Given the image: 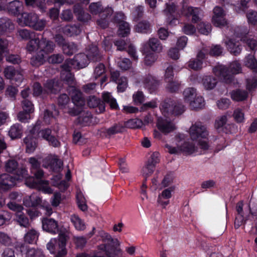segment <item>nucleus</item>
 <instances>
[{"label": "nucleus", "instance_id": "f257e3e1", "mask_svg": "<svg viewBox=\"0 0 257 257\" xmlns=\"http://www.w3.org/2000/svg\"><path fill=\"white\" fill-rule=\"evenodd\" d=\"M103 239L104 243L97 247V250L91 256L86 253L77 254L75 257H118L121 254L119 244L116 239L112 238L110 235L104 233Z\"/></svg>", "mask_w": 257, "mask_h": 257}, {"label": "nucleus", "instance_id": "f03ea898", "mask_svg": "<svg viewBox=\"0 0 257 257\" xmlns=\"http://www.w3.org/2000/svg\"><path fill=\"white\" fill-rule=\"evenodd\" d=\"M241 64L237 62L231 63L228 67L224 65H218L214 67L213 72L226 84H231L234 79V75L241 72Z\"/></svg>", "mask_w": 257, "mask_h": 257}, {"label": "nucleus", "instance_id": "7ed1b4c3", "mask_svg": "<svg viewBox=\"0 0 257 257\" xmlns=\"http://www.w3.org/2000/svg\"><path fill=\"white\" fill-rule=\"evenodd\" d=\"M69 239L67 232H60L58 238H52L47 244V248L55 257H64L67 254L66 242Z\"/></svg>", "mask_w": 257, "mask_h": 257}, {"label": "nucleus", "instance_id": "20e7f679", "mask_svg": "<svg viewBox=\"0 0 257 257\" xmlns=\"http://www.w3.org/2000/svg\"><path fill=\"white\" fill-rule=\"evenodd\" d=\"M62 84L57 79L48 80L44 85V88L38 82L34 83L33 86V94L35 96L47 95L49 94H57L61 90Z\"/></svg>", "mask_w": 257, "mask_h": 257}, {"label": "nucleus", "instance_id": "39448f33", "mask_svg": "<svg viewBox=\"0 0 257 257\" xmlns=\"http://www.w3.org/2000/svg\"><path fill=\"white\" fill-rule=\"evenodd\" d=\"M160 109L168 115H180L185 111V106L172 98H167L160 104Z\"/></svg>", "mask_w": 257, "mask_h": 257}, {"label": "nucleus", "instance_id": "423d86ee", "mask_svg": "<svg viewBox=\"0 0 257 257\" xmlns=\"http://www.w3.org/2000/svg\"><path fill=\"white\" fill-rule=\"evenodd\" d=\"M19 20L23 22L26 26L32 27L37 31L43 30L46 25V21L40 20L38 15L35 13H23Z\"/></svg>", "mask_w": 257, "mask_h": 257}, {"label": "nucleus", "instance_id": "0eeeda50", "mask_svg": "<svg viewBox=\"0 0 257 257\" xmlns=\"http://www.w3.org/2000/svg\"><path fill=\"white\" fill-rule=\"evenodd\" d=\"M15 248L22 254L25 253V257H45L43 252L41 249L30 247L25 243H18Z\"/></svg>", "mask_w": 257, "mask_h": 257}, {"label": "nucleus", "instance_id": "6e6552de", "mask_svg": "<svg viewBox=\"0 0 257 257\" xmlns=\"http://www.w3.org/2000/svg\"><path fill=\"white\" fill-rule=\"evenodd\" d=\"M43 229L52 234H59L60 232H67L59 227L58 222L50 218H44L42 221ZM65 230H66L65 229Z\"/></svg>", "mask_w": 257, "mask_h": 257}, {"label": "nucleus", "instance_id": "1a4fd4ad", "mask_svg": "<svg viewBox=\"0 0 257 257\" xmlns=\"http://www.w3.org/2000/svg\"><path fill=\"white\" fill-rule=\"evenodd\" d=\"M190 135L191 139L193 141L199 138H206L208 133L206 127L202 125L201 122H198L193 125L190 128Z\"/></svg>", "mask_w": 257, "mask_h": 257}, {"label": "nucleus", "instance_id": "9d476101", "mask_svg": "<svg viewBox=\"0 0 257 257\" xmlns=\"http://www.w3.org/2000/svg\"><path fill=\"white\" fill-rule=\"evenodd\" d=\"M202 11L200 8L189 6L183 8V15L186 18L192 17L191 22L192 23L196 24L201 21V16Z\"/></svg>", "mask_w": 257, "mask_h": 257}, {"label": "nucleus", "instance_id": "9b49d317", "mask_svg": "<svg viewBox=\"0 0 257 257\" xmlns=\"http://www.w3.org/2000/svg\"><path fill=\"white\" fill-rule=\"evenodd\" d=\"M16 178L10 174L4 173L0 175V190L6 191L16 185Z\"/></svg>", "mask_w": 257, "mask_h": 257}, {"label": "nucleus", "instance_id": "f8f14e48", "mask_svg": "<svg viewBox=\"0 0 257 257\" xmlns=\"http://www.w3.org/2000/svg\"><path fill=\"white\" fill-rule=\"evenodd\" d=\"M159 155V154L157 152L153 153L147 161L145 167L143 168L142 172L145 174L146 177H149L154 172L156 165L160 161Z\"/></svg>", "mask_w": 257, "mask_h": 257}, {"label": "nucleus", "instance_id": "ddd939ff", "mask_svg": "<svg viewBox=\"0 0 257 257\" xmlns=\"http://www.w3.org/2000/svg\"><path fill=\"white\" fill-rule=\"evenodd\" d=\"M32 182L28 180L26 181V184L31 188L38 187L40 190L45 194H52V189L49 186V182L48 180H40L39 182L35 181L34 178H32Z\"/></svg>", "mask_w": 257, "mask_h": 257}, {"label": "nucleus", "instance_id": "4468645a", "mask_svg": "<svg viewBox=\"0 0 257 257\" xmlns=\"http://www.w3.org/2000/svg\"><path fill=\"white\" fill-rule=\"evenodd\" d=\"M123 19L124 15L122 13L117 14L115 16L114 19L116 22L119 23L118 29V35L122 37H127L130 33L131 28L128 23L124 21H119L118 18Z\"/></svg>", "mask_w": 257, "mask_h": 257}, {"label": "nucleus", "instance_id": "2eb2a0df", "mask_svg": "<svg viewBox=\"0 0 257 257\" xmlns=\"http://www.w3.org/2000/svg\"><path fill=\"white\" fill-rule=\"evenodd\" d=\"M87 105L90 108L95 109L96 113H103L105 109V105L103 101L95 96H91L87 100Z\"/></svg>", "mask_w": 257, "mask_h": 257}, {"label": "nucleus", "instance_id": "dca6fc26", "mask_svg": "<svg viewBox=\"0 0 257 257\" xmlns=\"http://www.w3.org/2000/svg\"><path fill=\"white\" fill-rule=\"evenodd\" d=\"M6 10L11 15L14 16L21 15L23 11V4L19 1L14 0L6 5Z\"/></svg>", "mask_w": 257, "mask_h": 257}, {"label": "nucleus", "instance_id": "f3484780", "mask_svg": "<svg viewBox=\"0 0 257 257\" xmlns=\"http://www.w3.org/2000/svg\"><path fill=\"white\" fill-rule=\"evenodd\" d=\"M4 73L7 79L15 80L18 83L21 82L23 79V76L21 72L12 66L6 67Z\"/></svg>", "mask_w": 257, "mask_h": 257}, {"label": "nucleus", "instance_id": "a211bd4d", "mask_svg": "<svg viewBox=\"0 0 257 257\" xmlns=\"http://www.w3.org/2000/svg\"><path fill=\"white\" fill-rule=\"evenodd\" d=\"M89 61L90 59L87 54L80 53L75 55L69 62L71 65H76L78 68H83L88 64Z\"/></svg>", "mask_w": 257, "mask_h": 257}, {"label": "nucleus", "instance_id": "6ab92c4d", "mask_svg": "<svg viewBox=\"0 0 257 257\" xmlns=\"http://www.w3.org/2000/svg\"><path fill=\"white\" fill-rule=\"evenodd\" d=\"M247 34L246 31L239 34L237 33V30L235 31V35L237 37L240 38V40L244 42L250 50L256 51L257 50V41L254 39L248 38Z\"/></svg>", "mask_w": 257, "mask_h": 257}, {"label": "nucleus", "instance_id": "aec40b11", "mask_svg": "<svg viewBox=\"0 0 257 257\" xmlns=\"http://www.w3.org/2000/svg\"><path fill=\"white\" fill-rule=\"evenodd\" d=\"M40 45L39 52H42V54L47 57V55L52 53L55 44L51 41H47L46 38L41 40Z\"/></svg>", "mask_w": 257, "mask_h": 257}, {"label": "nucleus", "instance_id": "412c9836", "mask_svg": "<svg viewBox=\"0 0 257 257\" xmlns=\"http://www.w3.org/2000/svg\"><path fill=\"white\" fill-rule=\"evenodd\" d=\"M41 198L36 194H32L29 196L24 198L23 200L24 205L28 207L35 208L38 206H41Z\"/></svg>", "mask_w": 257, "mask_h": 257}, {"label": "nucleus", "instance_id": "4be33fe9", "mask_svg": "<svg viewBox=\"0 0 257 257\" xmlns=\"http://www.w3.org/2000/svg\"><path fill=\"white\" fill-rule=\"evenodd\" d=\"M71 99L74 105L76 107H83L85 104V99L82 93L75 87L71 96Z\"/></svg>", "mask_w": 257, "mask_h": 257}, {"label": "nucleus", "instance_id": "5701e85b", "mask_svg": "<svg viewBox=\"0 0 257 257\" xmlns=\"http://www.w3.org/2000/svg\"><path fill=\"white\" fill-rule=\"evenodd\" d=\"M173 190L172 187L165 189L159 195L157 201L163 208H165L169 204V199L172 197V192Z\"/></svg>", "mask_w": 257, "mask_h": 257}, {"label": "nucleus", "instance_id": "b1692460", "mask_svg": "<svg viewBox=\"0 0 257 257\" xmlns=\"http://www.w3.org/2000/svg\"><path fill=\"white\" fill-rule=\"evenodd\" d=\"M226 46L230 53L235 56L239 55L242 50V46L239 41H236L233 39L226 42Z\"/></svg>", "mask_w": 257, "mask_h": 257}, {"label": "nucleus", "instance_id": "393cba45", "mask_svg": "<svg viewBox=\"0 0 257 257\" xmlns=\"http://www.w3.org/2000/svg\"><path fill=\"white\" fill-rule=\"evenodd\" d=\"M135 29L137 32L146 34L151 33L152 31V25L147 20H142L138 22Z\"/></svg>", "mask_w": 257, "mask_h": 257}, {"label": "nucleus", "instance_id": "a878e982", "mask_svg": "<svg viewBox=\"0 0 257 257\" xmlns=\"http://www.w3.org/2000/svg\"><path fill=\"white\" fill-rule=\"evenodd\" d=\"M160 84L159 80L154 77L150 76L145 79V85L150 93H155Z\"/></svg>", "mask_w": 257, "mask_h": 257}, {"label": "nucleus", "instance_id": "bb28decb", "mask_svg": "<svg viewBox=\"0 0 257 257\" xmlns=\"http://www.w3.org/2000/svg\"><path fill=\"white\" fill-rule=\"evenodd\" d=\"M124 129V126L120 123H115L111 127L106 128L103 132L105 137L109 138L112 136L121 133Z\"/></svg>", "mask_w": 257, "mask_h": 257}, {"label": "nucleus", "instance_id": "cd10ccee", "mask_svg": "<svg viewBox=\"0 0 257 257\" xmlns=\"http://www.w3.org/2000/svg\"><path fill=\"white\" fill-rule=\"evenodd\" d=\"M157 127L159 131L164 134L173 132L175 129V125L170 121H159L157 123Z\"/></svg>", "mask_w": 257, "mask_h": 257}, {"label": "nucleus", "instance_id": "c85d7f7f", "mask_svg": "<svg viewBox=\"0 0 257 257\" xmlns=\"http://www.w3.org/2000/svg\"><path fill=\"white\" fill-rule=\"evenodd\" d=\"M81 32L80 25L78 24L67 25L63 28L64 34L69 37L78 35Z\"/></svg>", "mask_w": 257, "mask_h": 257}, {"label": "nucleus", "instance_id": "c756f323", "mask_svg": "<svg viewBox=\"0 0 257 257\" xmlns=\"http://www.w3.org/2000/svg\"><path fill=\"white\" fill-rule=\"evenodd\" d=\"M227 117L225 115H222L218 119L215 120V127L218 131H222L226 134L229 133L230 132L228 130L227 127L230 128L229 124H226Z\"/></svg>", "mask_w": 257, "mask_h": 257}, {"label": "nucleus", "instance_id": "7c9ffc66", "mask_svg": "<svg viewBox=\"0 0 257 257\" xmlns=\"http://www.w3.org/2000/svg\"><path fill=\"white\" fill-rule=\"evenodd\" d=\"M22 134L23 126L21 124L18 123L14 124L11 126L9 131V135L12 140L21 138Z\"/></svg>", "mask_w": 257, "mask_h": 257}, {"label": "nucleus", "instance_id": "2f4dec72", "mask_svg": "<svg viewBox=\"0 0 257 257\" xmlns=\"http://www.w3.org/2000/svg\"><path fill=\"white\" fill-rule=\"evenodd\" d=\"M87 54L90 61H99L101 60V55L98 47L96 45L89 46Z\"/></svg>", "mask_w": 257, "mask_h": 257}, {"label": "nucleus", "instance_id": "473e14b6", "mask_svg": "<svg viewBox=\"0 0 257 257\" xmlns=\"http://www.w3.org/2000/svg\"><path fill=\"white\" fill-rule=\"evenodd\" d=\"M74 12L77 17L79 21L82 22H86L91 18V16L87 12H85L83 9L79 6H75Z\"/></svg>", "mask_w": 257, "mask_h": 257}, {"label": "nucleus", "instance_id": "72a5a7b5", "mask_svg": "<svg viewBox=\"0 0 257 257\" xmlns=\"http://www.w3.org/2000/svg\"><path fill=\"white\" fill-rule=\"evenodd\" d=\"M230 96L231 99L234 101H242L246 99L248 97V93L244 90L236 89L230 92Z\"/></svg>", "mask_w": 257, "mask_h": 257}, {"label": "nucleus", "instance_id": "f704fd0d", "mask_svg": "<svg viewBox=\"0 0 257 257\" xmlns=\"http://www.w3.org/2000/svg\"><path fill=\"white\" fill-rule=\"evenodd\" d=\"M92 116L88 111L82 113L77 118V123L82 126H87L91 123Z\"/></svg>", "mask_w": 257, "mask_h": 257}, {"label": "nucleus", "instance_id": "c9c22d12", "mask_svg": "<svg viewBox=\"0 0 257 257\" xmlns=\"http://www.w3.org/2000/svg\"><path fill=\"white\" fill-rule=\"evenodd\" d=\"M217 83L216 78L213 76H205L202 79L203 85L206 90L213 89L216 86Z\"/></svg>", "mask_w": 257, "mask_h": 257}, {"label": "nucleus", "instance_id": "e433bc0d", "mask_svg": "<svg viewBox=\"0 0 257 257\" xmlns=\"http://www.w3.org/2000/svg\"><path fill=\"white\" fill-rule=\"evenodd\" d=\"M37 139L32 136H28L24 139V142L26 145V152L27 153H32L35 150L37 145L36 142Z\"/></svg>", "mask_w": 257, "mask_h": 257}, {"label": "nucleus", "instance_id": "4c0bfd02", "mask_svg": "<svg viewBox=\"0 0 257 257\" xmlns=\"http://www.w3.org/2000/svg\"><path fill=\"white\" fill-rule=\"evenodd\" d=\"M244 63L252 72L257 73V60L254 55L248 54L245 57Z\"/></svg>", "mask_w": 257, "mask_h": 257}, {"label": "nucleus", "instance_id": "58836bf2", "mask_svg": "<svg viewBox=\"0 0 257 257\" xmlns=\"http://www.w3.org/2000/svg\"><path fill=\"white\" fill-rule=\"evenodd\" d=\"M14 26L11 20L7 18L0 19V33L3 34L8 30H12Z\"/></svg>", "mask_w": 257, "mask_h": 257}, {"label": "nucleus", "instance_id": "ea45409f", "mask_svg": "<svg viewBox=\"0 0 257 257\" xmlns=\"http://www.w3.org/2000/svg\"><path fill=\"white\" fill-rule=\"evenodd\" d=\"M46 56L42 54V52L38 51L35 56L32 57L30 63L35 67H39L43 65L46 61Z\"/></svg>", "mask_w": 257, "mask_h": 257}, {"label": "nucleus", "instance_id": "a19ab883", "mask_svg": "<svg viewBox=\"0 0 257 257\" xmlns=\"http://www.w3.org/2000/svg\"><path fill=\"white\" fill-rule=\"evenodd\" d=\"M39 237V233L34 229L29 230L24 236V241L29 244L36 242Z\"/></svg>", "mask_w": 257, "mask_h": 257}, {"label": "nucleus", "instance_id": "79ce46f5", "mask_svg": "<svg viewBox=\"0 0 257 257\" xmlns=\"http://www.w3.org/2000/svg\"><path fill=\"white\" fill-rule=\"evenodd\" d=\"M189 103L191 108L194 110L202 108L205 105L204 98L201 96H196Z\"/></svg>", "mask_w": 257, "mask_h": 257}, {"label": "nucleus", "instance_id": "37998d69", "mask_svg": "<svg viewBox=\"0 0 257 257\" xmlns=\"http://www.w3.org/2000/svg\"><path fill=\"white\" fill-rule=\"evenodd\" d=\"M41 40L39 38H34L31 39L27 45V51L30 53L37 51H39Z\"/></svg>", "mask_w": 257, "mask_h": 257}, {"label": "nucleus", "instance_id": "c03bdc74", "mask_svg": "<svg viewBox=\"0 0 257 257\" xmlns=\"http://www.w3.org/2000/svg\"><path fill=\"white\" fill-rule=\"evenodd\" d=\"M150 49L153 52H160L162 50V45L160 41L157 38H151L148 44Z\"/></svg>", "mask_w": 257, "mask_h": 257}, {"label": "nucleus", "instance_id": "a18cd8bd", "mask_svg": "<svg viewBox=\"0 0 257 257\" xmlns=\"http://www.w3.org/2000/svg\"><path fill=\"white\" fill-rule=\"evenodd\" d=\"M184 100L186 102H189L196 96V89L193 87L186 88L183 91Z\"/></svg>", "mask_w": 257, "mask_h": 257}, {"label": "nucleus", "instance_id": "49530a36", "mask_svg": "<svg viewBox=\"0 0 257 257\" xmlns=\"http://www.w3.org/2000/svg\"><path fill=\"white\" fill-rule=\"evenodd\" d=\"M103 7L100 2L92 3L89 6V11L93 15H97L103 11Z\"/></svg>", "mask_w": 257, "mask_h": 257}, {"label": "nucleus", "instance_id": "de8ad7c7", "mask_svg": "<svg viewBox=\"0 0 257 257\" xmlns=\"http://www.w3.org/2000/svg\"><path fill=\"white\" fill-rule=\"evenodd\" d=\"M62 47L65 54L71 56L75 52L77 46L74 43L66 42L65 44L63 45Z\"/></svg>", "mask_w": 257, "mask_h": 257}, {"label": "nucleus", "instance_id": "09e8293b", "mask_svg": "<svg viewBox=\"0 0 257 257\" xmlns=\"http://www.w3.org/2000/svg\"><path fill=\"white\" fill-rule=\"evenodd\" d=\"M41 123L37 121L32 128L29 130V135L28 136H32V137L39 139L40 138V134L42 129L41 128Z\"/></svg>", "mask_w": 257, "mask_h": 257}, {"label": "nucleus", "instance_id": "8fccbe9b", "mask_svg": "<svg viewBox=\"0 0 257 257\" xmlns=\"http://www.w3.org/2000/svg\"><path fill=\"white\" fill-rule=\"evenodd\" d=\"M75 228L78 230H83L85 228V225L84 221L77 215H73L71 218Z\"/></svg>", "mask_w": 257, "mask_h": 257}, {"label": "nucleus", "instance_id": "3c124183", "mask_svg": "<svg viewBox=\"0 0 257 257\" xmlns=\"http://www.w3.org/2000/svg\"><path fill=\"white\" fill-rule=\"evenodd\" d=\"M61 161L59 159L54 158L49 160L48 166L50 169L54 172H58L61 169Z\"/></svg>", "mask_w": 257, "mask_h": 257}, {"label": "nucleus", "instance_id": "603ef678", "mask_svg": "<svg viewBox=\"0 0 257 257\" xmlns=\"http://www.w3.org/2000/svg\"><path fill=\"white\" fill-rule=\"evenodd\" d=\"M197 29L200 34L207 35L211 31V25L209 23L200 22L197 26Z\"/></svg>", "mask_w": 257, "mask_h": 257}, {"label": "nucleus", "instance_id": "864d4df0", "mask_svg": "<svg viewBox=\"0 0 257 257\" xmlns=\"http://www.w3.org/2000/svg\"><path fill=\"white\" fill-rule=\"evenodd\" d=\"M233 117L235 121L238 123L244 122V113L242 110L239 108H236L233 113Z\"/></svg>", "mask_w": 257, "mask_h": 257}, {"label": "nucleus", "instance_id": "5fc2aeb1", "mask_svg": "<svg viewBox=\"0 0 257 257\" xmlns=\"http://www.w3.org/2000/svg\"><path fill=\"white\" fill-rule=\"evenodd\" d=\"M18 163L15 160H8L5 165L7 172L14 174L18 168Z\"/></svg>", "mask_w": 257, "mask_h": 257}, {"label": "nucleus", "instance_id": "6e6d98bb", "mask_svg": "<svg viewBox=\"0 0 257 257\" xmlns=\"http://www.w3.org/2000/svg\"><path fill=\"white\" fill-rule=\"evenodd\" d=\"M212 23L213 25L216 27L222 28L227 25V22L225 16L222 17H212Z\"/></svg>", "mask_w": 257, "mask_h": 257}, {"label": "nucleus", "instance_id": "4d7b16f0", "mask_svg": "<svg viewBox=\"0 0 257 257\" xmlns=\"http://www.w3.org/2000/svg\"><path fill=\"white\" fill-rule=\"evenodd\" d=\"M180 150L182 152L190 155L195 152V146L192 143L189 142H184L180 147Z\"/></svg>", "mask_w": 257, "mask_h": 257}, {"label": "nucleus", "instance_id": "13d9d810", "mask_svg": "<svg viewBox=\"0 0 257 257\" xmlns=\"http://www.w3.org/2000/svg\"><path fill=\"white\" fill-rule=\"evenodd\" d=\"M203 62L198 59H192L188 62V67L193 70H198L201 69Z\"/></svg>", "mask_w": 257, "mask_h": 257}, {"label": "nucleus", "instance_id": "bf43d9fd", "mask_svg": "<svg viewBox=\"0 0 257 257\" xmlns=\"http://www.w3.org/2000/svg\"><path fill=\"white\" fill-rule=\"evenodd\" d=\"M17 219L21 226L26 227L29 224L28 218L22 211L17 213Z\"/></svg>", "mask_w": 257, "mask_h": 257}, {"label": "nucleus", "instance_id": "052dcab7", "mask_svg": "<svg viewBox=\"0 0 257 257\" xmlns=\"http://www.w3.org/2000/svg\"><path fill=\"white\" fill-rule=\"evenodd\" d=\"M11 217V213L8 211L0 210V226L8 222Z\"/></svg>", "mask_w": 257, "mask_h": 257}, {"label": "nucleus", "instance_id": "680f3d73", "mask_svg": "<svg viewBox=\"0 0 257 257\" xmlns=\"http://www.w3.org/2000/svg\"><path fill=\"white\" fill-rule=\"evenodd\" d=\"M116 83L117 84V88L118 91L120 92H124L127 85V78L124 76L120 77L118 81Z\"/></svg>", "mask_w": 257, "mask_h": 257}, {"label": "nucleus", "instance_id": "e2e57ef3", "mask_svg": "<svg viewBox=\"0 0 257 257\" xmlns=\"http://www.w3.org/2000/svg\"><path fill=\"white\" fill-rule=\"evenodd\" d=\"M246 15L249 24L252 25L257 24V12L249 10Z\"/></svg>", "mask_w": 257, "mask_h": 257}, {"label": "nucleus", "instance_id": "0e129e2a", "mask_svg": "<svg viewBox=\"0 0 257 257\" xmlns=\"http://www.w3.org/2000/svg\"><path fill=\"white\" fill-rule=\"evenodd\" d=\"M22 105L23 111L30 113L34 111V105L29 99H24L22 101Z\"/></svg>", "mask_w": 257, "mask_h": 257}, {"label": "nucleus", "instance_id": "69168bd1", "mask_svg": "<svg viewBox=\"0 0 257 257\" xmlns=\"http://www.w3.org/2000/svg\"><path fill=\"white\" fill-rule=\"evenodd\" d=\"M61 78L66 83L69 85L73 84L74 82V75L71 72H61Z\"/></svg>", "mask_w": 257, "mask_h": 257}, {"label": "nucleus", "instance_id": "338daca9", "mask_svg": "<svg viewBox=\"0 0 257 257\" xmlns=\"http://www.w3.org/2000/svg\"><path fill=\"white\" fill-rule=\"evenodd\" d=\"M142 121L139 119H130L124 123V126L131 128H135L140 126Z\"/></svg>", "mask_w": 257, "mask_h": 257}, {"label": "nucleus", "instance_id": "774afa93", "mask_svg": "<svg viewBox=\"0 0 257 257\" xmlns=\"http://www.w3.org/2000/svg\"><path fill=\"white\" fill-rule=\"evenodd\" d=\"M105 72V65L101 63H99L97 66H95L94 71V76L95 79L99 77Z\"/></svg>", "mask_w": 257, "mask_h": 257}]
</instances>
